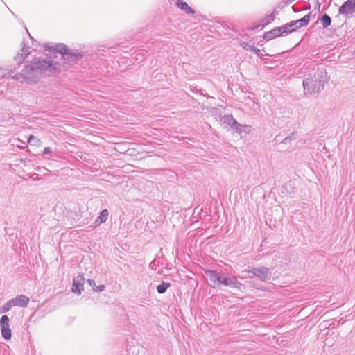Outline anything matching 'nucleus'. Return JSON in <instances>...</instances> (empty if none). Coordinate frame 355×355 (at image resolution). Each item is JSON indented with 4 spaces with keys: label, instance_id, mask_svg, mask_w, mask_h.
Wrapping results in <instances>:
<instances>
[{
    "label": "nucleus",
    "instance_id": "nucleus-12",
    "mask_svg": "<svg viewBox=\"0 0 355 355\" xmlns=\"http://www.w3.org/2000/svg\"><path fill=\"white\" fill-rule=\"evenodd\" d=\"M30 53L31 52L28 50V49L23 46V48L21 49V52L17 53L16 56L14 58V60L16 62L21 63L26 58V57L30 54Z\"/></svg>",
    "mask_w": 355,
    "mask_h": 355
},
{
    "label": "nucleus",
    "instance_id": "nucleus-4",
    "mask_svg": "<svg viewBox=\"0 0 355 355\" xmlns=\"http://www.w3.org/2000/svg\"><path fill=\"white\" fill-rule=\"evenodd\" d=\"M252 273L254 276L258 277L261 281H266L270 278V272L269 268L265 266L254 267L246 271Z\"/></svg>",
    "mask_w": 355,
    "mask_h": 355
},
{
    "label": "nucleus",
    "instance_id": "nucleus-14",
    "mask_svg": "<svg viewBox=\"0 0 355 355\" xmlns=\"http://www.w3.org/2000/svg\"><path fill=\"white\" fill-rule=\"evenodd\" d=\"M176 5L181 10L185 11L187 13L194 14V10L189 6L186 2H183L181 0H177Z\"/></svg>",
    "mask_w": 355,
    "mask_h": 355
},
{
    "label": "nucleus",
    "instance_id": "nucleus-32",
    "mask_svg": "<svg viewBox=\"0 0 355 355\" xmlns=\"http://www.w3.org/2000/svg\"><path fill=\"white\" fill-rule=\"evenodd\" d=\"M270 36V37H266V34H265V35H264V38H265L266 40H272V39H274V38H275V37H276L275 35H273V34H271Z\"/></svg>",
    "mask_w": 355,
    "mask_h": 355
},
{
    "label": "nucleus",
    "instance_id": "nucleus-21",
    "mask_svg": "<svg viewBox=\"0 0 355 355\" xmlns=\"http://www.w3.org/2000/svg\"><path fill=\"white\" fill-rule=\"evenodd\" d=\"M171 286V284L168 282H163L161 284L157 286V291L159 294L164 293L166 290Z\"/></svg>",
    "mask_w": 355,
    "mask_h": 355
},
{
    "label": "nucleus",
    "instance_id": "nucleus-25",
    "mask_svg": "<svg viewBox=\"0 0 355 355\" xmlns=\"http://www.w3.org/2000/svg\"><path fill=\"white\" fill-rule=\"evenodd\" d=\"M7 71L8 69L0 67V79L7 78Z\"/></svg>",
    "mask_w": 355,
    "mask_h": 355
},
{
    "label": "nucleus",
    "instance_id": "nucleus-20",
    "mask_svg": "<svg viewBox=\"0 0 355 355\" xmlns=\"http://www.w3.org/2000/svg\"><path fill=\"white\" fill-rule=\"evenodd\" d=\"M12 306H15L13 304V302L10 299L7 302H6L1 307H0V313H4L9 311Z\"/></svg>",
    "mask_w": 355,
    "mask_h": 355
},
{
    "label": "nucleus",
    "instance_id": "nucleus-31",
    "mask_svg": "<svg viewBox=\"0 0 355 355\" xmlns=\"http://www.w3.org/2000/svg\"><path fill=\"white\" fill-rule=\"evenodd\" d=\"M88 283H89V284L92 287H94V286H95V285H96V282H95V281H94V280H93V279H89V280H88Z\"/></svg>",
    "mask_w": 355,
    "mask_h": 355
},
{
    "label": "nucleus",
    "instance_id": "nucleus-16",
    "mask_svg": "<svg viewBox=\"0 0 355 355\" xmlns=\"http://www.w3.org/2000/svg\"><path fill=\"white\" fill-rule=\"evenodd\" d=\"M10 78V79L20 81L21 80V78L20 76V73L16 72L15 69H8L7 71V78Z\"/></svg>",
    "mask_w": 355,
    "mask_h": 355
},
{
    "label": "nucleus",
    "instance_id": "nucleus-33",
    "mask_svg": "<svg viewBox=\"0 0 355 355\" xmlns=\"http://www.w3.org/2000/svg\"><path fill=\"white\" fill-rule=\"evenodd\" d=\"M288 186H291V184H289V183H286V184L284 185V187H287Z\"/></svg>",
    "mask_w": 355,
    "mask_h": 355
},
{
    "label": "nucleus",
    "instance_id": "nucleus-24",
    "mask_svg": "<svg viewBox=\"0 0 355 355\" xmlns=\"http://www.w3.org/2000/svg\"><path fill=\"white\" fill-rule=\"evenodd\" d=\"M290 26H288L287 24H286L282 26H279L278 28L281 33V35H283L284 33H291V31L290 30Z\"/></svg>",
    "mask_w": 355,
    "mask_h": 355
},
{
    "label": "nucleus",
    "instance_id": "nucleus-22",
    "mask_svg": "<svg viewBox=\"0 0 355 355\" xmlns=\"http://www.w3.org/2000/svg\"><path fill=\"white\" fill-rule=\"evenodd\" d=\"M320 20H321V23H322V26H323L324 28H326L329 27L331 25V19L327 14H324V15H322V17H321Z\"/></svg>",
    "mask_w": 355,
    "mask_h": 355
},
{
    "label": "nucleus",
    "instance_id": "nucleus-29",
    "mask_svg": "<svg viewBox=\"0 0 355 355\" xmlns=\"http://www.w3.org/2000/svg\"><path fill=\"white\" fill-rule=\"evenodd\" d=\"M27 139L28 144H31L33 141L36 139V137H34L33 135H30L29 137Z\"/></svg>",
    "mask_w": 355,
    "mask_h": 355
},
{
    "label": "nucleus",
    "instance_id": "nucleus-34",
    "mask_svg": "<svg viewBox=\"0 0 355 355\" xmlns=\"http://www.w3.org/2000/svg\"><path fill=\"white\" fill-rule=\"evenodd\" d=\"M44 48H45L46 49H49V50H50V49H51L50 47L47 46L46 45V46H44Z\"/></svg>",
    "mask_w": 355,
    "mask_h": 355
},
{
    "label": "nucleus",
    "instance_id": "nucleus-19",
    "mask_svg": "<svg viewBox=\"0 0 355 355\" xmlns=\"http://www.w3.org/2000/svg\"><path fill=\"white\" fill-rule=\"evenodd\" d=\"M109 212L107 209H103L100 213V216L98 217L96 222L98 224H101L103 223H105L107 218H108Z\"/></svg>",
    "mask_w": 355,
    "mask_h": 355
},
{
    "label": "nucleus",
    "instance_id": "nucleus-35",
    "mask_svg": "<svg viewBox=\"0 0 355 355\" xmlns=\"http://www.w3.org/2000/svg\"><path fill=\"white\" fill-rule=\"evenodd\" d=\"M275 141L277 143L279 142V139H277V137L275 138Z\"/></svg>",
    "mask_w": 355,
    "mask_h": 355
},
{
    "label": "nucleus",
    "instance_id": "nucleus-18",
    "mask_svg": "<svg viewBox=\"0 0 355 355\" xmlns=\"http://www.w3.org/2000/svg\"><path fill=\"white\" fill-rule=\"evenodd\" d=\"M277 14V12L275 10L272 13L266 15L265 17L262 19L263 24L266 25L270 24L272 21L275 20Z\"/></svg>",
    "mask_w": 355,
    "mask_h": 355
},
{
    "label": "nucleus",
    "instance_id": "nucleus-8",
    "mask_svg": "<svg viewBox=\"0 0 355 355\" xmlns=\"http://www.w3.org/2000/svg\"><path fill=\"white\" fill-rule=\"evenodd\" d=\"M205 274L209 276V280L215 285H221V279L223 273L218 272L215 270H206Z\"/></svg>",
    "mask_w": 355,
    "mask_h": 355
},
{
    "label": "nucleus",
    "instance_id": "nucleus-30",
    "mask_svg": "<svg viewBox=\"0 0 355 355\" xmlns=\"http://www.w3.org/2000/svg\"><path fill=\"white\" fill-rule=\"evenodd\" d=\"M51 152V148L50 147H46L44 148L43 150V154L47 155Z\"/></svg>",
    "mask_w": 355,
    "mask_h": 355
},
{
    "label": "nucleus",
    "instance_id": "nucleus-28",
    "mask_svg": "<svg viewBox=\"0 0 355 355\" xmlns=\"http://www.w3.org/2000/svg\"><path fill=\"white\" fill-rule=\"evenodd\" d=\"M292 140V138L291 137L288 136L286 138H284L282 141L281 143H284V144H288V143H290Z\"/></svg>",
    "mask_w": 355,
    "mask_h": 355
},
{
    "label": "nucleus",
    "instance_id": "nucleus-6",
    "mask_svg": "<svg viewBox=\"0 0 355 355\" xmlns=\"http://www.w3.org/2000/svg\"><path fill=\"white\" fill-rule=\"evenodd\" d=\"M339 14L349 15L355 12V0H347L338 10Z\"/></svg>",
    "mask_w": 355,
    "mask_h": 355
},
{
    "label": "nucleus",
    "instance_id": "nucleus-27",
    "mask_svg": "<svg viewBox=\"0 0 355 355\" xmlns=\"http://www.w3.org/2000/svg\"><path fill=\"white\" fill-rule=\"evenodd\" d=\"M94 290L96 292H102L105 290V286L104 285H99L96 286Z\"/></svg>",
    "mask_w": 355,
    "mask_h": 355
},
{
    "label": "nucleus",
    "instance_id": "nucleus-26",
    "mask_svg": "<svg viewBox=\"0 0 355 355\" xmlns=\"http://www.w3.org/2000/svg\"><path fill=\"white\" fill-rule=\"evenodd\" d=\"M287 24H288V26H291L290 30L291 31V32H293L298 28L297 24H295V21H291L290 23H288Z\"/></svg>",
    "mask_w": 355,
    "mask_h": 355
},
{
    "label": "nucleus",
    "instance_id": "nucleus-7",
    "mask_svg": "<svg viewBox=\"0 0 355 355\" xmlns=\"http://www.w3.org/2000/svg\"><path fill=\"white\" fill-rule=\"evenodd\" d=\"M221 284L225 286H230L232 288H240V286H242V284L237 281V279L235 276L227 277L223 275L221 279Z\"/></svg>",
    "mask_w": 355,
    "mask_h": 355
},
{
    "label": "nucleus",
    "instance_id": "nucleus-2",
    "mask_svg": "<svg viewBox=\"0 0 355 355\" xmlns=\"http://www.w3.org/2000/svg\"><path fill=\"white\" fill-rule=\"evenodd\" d=\"M329 77L325 70H318L313 76H309L303 80L304 94H314L323 89L324 84L328 82Z\"/></svg>",
    "mask_w": 355,
    "mask_h": 355
},
{
    "label": "nucleus",
    "instance_id": "nucleus-15",
    "mask_svg": "<svg viewBox=\"0 0 355 355\" xmlns=\"http://www.w3.org/2000/svg\"><path fill=\"white\" fill-rule=\"evenodd\" d=\"M241 46L246 49L254 52L259 57H262V54L259 49H257L254 46L248 44L246 42H242Z\"/></svg>",
    "mask_w": 355,
    "mask_h": 355
},
{
    "label": "nucleus",
    "instance_id": "nucleus-9",
    "mask_svg": "<svg viewBox=\"0 0 355 355\" xmlns=\"http://www.w3.org/2000/svg\"><path fill=\"white\" fill-rule=\"evenodd\" d=\"M85 278L82 275H78L73 279L72 291L74 293L80 295L83 290Z\"/></svg>",
    "mask_w": 355,
    "mask_h": 355
},
{
    "label": "nucleus",
    "instance_id": "nucleus-23",
    "mask_svg": "<svg viewBox=\"0 0 355 355\" xmlns=\"http://www.w3.org/2000/svg\"><path fill=\"white\" fill-rule=\"evenodd\" d=\"M271 34H273V35H275L276 37L281 35V33H280L278 27H275V28L272 29L271 31L266 33V36L270 37V35Z\"/></svg>",
    "mask_w": 355,
    "mask_h": 355
},
{
    "label": "nucleus",
    "instance_id": "nucleus-3",
    "mask_svg": "<svg viewBox=\"0 0 355 355\" xmlns=\"http://www.w3.org/2000/svg\"><path fill=\"white\" fill-rule=\"evenodd\" d=\"M221 121L224 124H227V125L233 128L239 133H249L253 131V128H252V126L238 123L237 121L233 118L232 115H225L222 118Z\"/></svg>",
    "mask_w": 355,
    "mask_h": 355
},
{
    "label": "nucleus",
    "instance_id": "nucleus-10",
    "mask_svg": "<svg viewBox=\"0 0 355 355\" xmlns=\"http://www.w3.org/2000/svg\"><path fill=\"white\" fill-rule=\"evenodd\" d=\"M82 58V55L79 53H71L69 50L65 53V55L62 58L64 60V64L70 65L76 63L80 58Z\"/></svg>",
    "mask_w": 355,
    "mask_h": 355
},
{
    "label": "nucleus",
    "instance_id": "nucleus-5",
    "mask_svg": "<svg viewBox=\"0 0 355 355\" xmlns=\"http://www.w3.org/2000/svg\"><path fill=\"white\" fill-rule=\"evenodd\" d=\"M9 322L10 320L8 315H3L1 316L0 320L1 332L2 337L6 340H10L12 336Z\"/></svg>",
    "mask_w": 355,
    "mask_h": 355
},
{
    "label": "nucleus",
    "instance_id": "nucleus-1",
    "mask_svg": "<svg viewBox=\"0 0 355 355\" xmlns=\"http://www.w3.org/2000/svg\"><path fill=\"white\" fill-rule=\"evenodd\" d=\"M58 65V62L53 59L48 58L46 60L34 58L31 62L26 64L20 72L21 83L34 85L41 78L44 72L53 73L57 70Z\"/></svg>",
    "mask_w": 355,
    "mask_h": 355
},
{
    "label": "nucleus",
    "instance_id": "nucleus-17",
    "mask_svg": "<svg viewBox=\"0 0 355 355\" xmlns=\"http://www.w3.org/2000/svg\"><path fill=\"white\" fill-rule=\"evenodd\" d=\"M310 21V14L304 16L302 19L295 21L298 28L307 26Z\"/></svg>",
    "mask_w": 355,
    "mask_h": 355
},
{
    "label": "nucleus",
    "instance_id": "nucleus-13",
    "mask_svg": "<svg viewBox=\"0 0 355 355\" xmlns=\"http://www.w3.org/2000/svg\"><path fill=\"white\" fill-rule=\"evenodd\" d=\"M52 49L62 55V58H63L64 55H65V53H67V52L69 50L68 47L63 43L55 44L54 47H52Z\"/></svg>",
    "mask_w": 355,
    "mask_h": 355
},
{
    "label": "nucleus",
    "instance_id": "nucleus-11",
    "mask_svg": "<svg viewBox=\"0 0 355 355\" xmlns=\"http://www.w3.org/2000/svg\"><path fill=\"white\" fill-rule=\"evenodd\" d=\"M13 302L14 306H18L20 307H26L29 302V298L24 295H17L16 297L11 299Z\"/></svg>",
    "mask_w": 355,
    "mask_h": 355
}]
</instances>
